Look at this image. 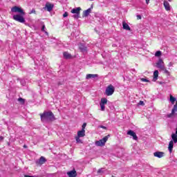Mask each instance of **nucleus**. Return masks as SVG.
<instances>
[{
    "instance_id": "f257e3e1",
    "label": "nucleus",
    "mask_w": 177,
    "mask_h": 177,
    "mask_svg": "<svg viewBox=\"0 0 177 177\" xmlns=\"http://www.w3.org/2000/svg\"><path fill=\"white\" fill-rule=\"evenodd\" d=\"M40 118L41 122H53V121H56L55 114L51 111H44L43 113H40Z\"/></svg>"
},
{
    "instance_id": "f03ea898",
    "label": "nucleus",
    "mask_w": 177,
    "mask_h": 177,
    "mask_svg": "<svg viewBox=\"0 0 177 177\" xmlns=\"http://www.w3.org/2000/svg\"><path fill=\"white\" fill-rule=\"evenodd\" d=\"M115 91V88L112 84H109L104 92V95L106 96H111Z\"/></svg>"
},
{
    "instance_id": "7ed1b4c3",
    "label": "nucleus",
    "mask_w": 177,
    "mask_h": 177,
    "mask_svg": "<svg viewBox=\"0 0 177 177\" xmlns=\"http://www.w3.org/2000/svg\"><path fill=\"white\" fill-rule=\"evenodd\" d=\"M71 13H73V17L74 19H75L76 20H78V19H80V17H81L80 16V12H81V7H77V8H73V10H71Z\"/></svg>"
},
{
    "instance_id": "20e7f679",
    "label": "nucleus",
    "mask_w": 177,
    "mask_h": 177,
    "mask_svg": "<svg viewBox=\"0 0 177 177\" xmlns=\"http://www.w3.org/2000/svg\"><path fill=\"white\" fill-rule=\"evenodd\" d=\"M24 16H26V15L18 14V15H13L12 19L16 21H19V23H26V19H24Z\"/></svg>"
},
{
    "instance_id": "39448f33",
    "label": "nucleus",
    "mask_w": 177,
    "mask_h": 177,
    "mask_svg": "<svg viewBox=\"0 0 177 177\" xmlns=\"http://www.w3.org/2000/svg\"><path fill=\"white\" fill-rule=\"evenodd\" d=\"M109 138H110V135H108L104 137L102 139L96 141L95 146H100V147H102V146H104V145H106V142L109 140Z\"/></svg>"
},
{
    "instance_id": "423d86ee",
    "label": "nucleus",
    "mask_w": 177,
    "mask_h": 177,
    "mask_svg": "<svg viewBox=\"0 0 177 177\" xmlns=\"http://www.w3.org/2000/svg\"><path fill=\"white\" fill-rule=\"evenodd\" d=\"M11 12L12 13H19V15H26L24 10L21 7L14 6L11 8Z\"/></svg>"
},
{
    "instance_id": "0eeeda50",
    "label": "nucleus",
    "mask_w": 177,
    "mask_h": 177,
    "mask_svg": "<svg viewBox=\"0 0 177 177\" xmlns=\"http://www.w3.org/2000/svg\"><path fill=\"white\" fill-rule=\"evenodd\" d=\"M127 135L132 136L133 140H138V136H136V133L132 130H129L127 131Z\"/></svg>"
},
{
    "instance_id": "6e6552de",
    "label": "nucleus",
    "mask_w": 177,
    "mask_h": 177,
    "mask_svg": "<svg viewBox=\"0 0 177 177\" xmlns=\"http://www.w3.org/2000/svg\"><path fill=\"white\" fill-rule=\"evenodd\" d=\"M164 62L162 59H160L158 62L156 63V67L160 68V70H164Z\"/></svg>"
},
{
    "instance_id": "1a4fd4ad",
    "label": "nucleus",
    "mask_w": 177,
    "mask_h": 177,
    "mask_svg": "<svg viewBox=\"0 0 177 177\" xmlns=\"http://www.w3.org/2000/svg\"><path fill=\"white\" fill-rule=\"evenodd\" d=\"M177 111V101L176 102V104L174 106V108L171 110V113L167 115L168 118H171L175 114V112Z\"/></svg>"
},
{
    "instance_id": "9d476101",
    "label": "nucleus",
    "mask_w": 177,
    "mask_h": 177,
    "mask_svg": "<svg viewBox=\"0 0 177 177\" xmlns=\"http://www.w3.org/2000/svg\"><path fill=\"white\" fill-rule=\"evenodd\" d=\"M79 49L81 50V52H82L83 53H86L87 52V48L86 47V46L81 43L80 45H79Z\"/></svg>"
},
{
    "instance_id": "9b49d317",
    "label": "nucleus",
    "mask_w": 177,
    "mask_h": 177,
    "mask_svg": "<svg viewBox=\"0 0 177 177\" xmlns=\"http://www.w3.org/2000/svg\"><path fill=\"white\" fill-rule=\"evenodd\" d=\"M67 175L69 177H77V171H75V169H73L70 171H68Z\"/></svg>"
},
{
    "instance_id": "f8f14e48",
    "label": "nucleus",
    "mask_w": 177,
    "mask_h": 177,
    "mask_svg": "<svg viewBox=\"0 0 177 177\" xmlns=\"http://www.w3.org/2000/svg\"><path fill=\"white\" fill-rule=\"evenodd\" d=\"M53 4H50V3H46V10H48V12H52V10H53Z\"/></svg>"
},
{
    "instance_id": "ddd939ff",
    "label": "nucleus",
    "mask_w": 177,
    "mask_h": 177,
    "mask_svg": "<svg viewBox=\"0 0 177 177\" xmlns=\"http://www.w3.org/2000/svg\"><path fill=\"white\" fill-rule=\"evenodd\" d=\"M163 6H165V10L167 12L171 10V6L169 5V3L167 1H164Z\"/></svg>"
},
{
    "instance_id": "4468645a",
    "label": "nucleus",
    "mask_w": 177,
    "mask_h": 177,
    "mask_svg": "<svg viewBox=\"0 0 177 177\" xmlns=\"http://www.w3.org/2000/svg\"><path fill=\"white\" fill-rule=\"evenodd\" d=\"M164 152L161 151H156L153 153L154 157H157L158 158H162V156H164Z\"/></svg>"
},
{
    "instance_id": "2eb2a0df",
    "label": "nucleus",
    "mask_w": 177,
    "mask_h": 177,
    "mask_svg": "<svg viewBox=\"0 0 177 177\" xmlns=\"http://www.w3.org/2000/svg\"><path fill=\"white\" fill-rule=\"evenodd\" d=\"M123 26V30H127V31H131V27H129V25L127 24L125 21L122 22Z\"/></svg>"
},
{
    "instance_id": "dca6fc26",
    "label": "nucleus",
    "mask_w": 177,
    "mask_h": 177,
    "mask_svg": "<svg viewBox=\"0 0 177 177\" xmlns=\"http://www.w3.org/2000/svg\"><path fill=\"white\" fill-rule=\"evenodd\" d=\"M97 77V74H87L86 76V80H91V78H96Z\"/></svg>"
},
{
    "instance_id": "f3484780",
    "label": "nucleus",
    "mask_w": 177,
    "mask_h": 177,
    "mask_svg": "<svg viewBox=\"0 0 177 177\" xmlns=\"http://www.w3.org/2000/svg\"><path fill=\"white\" fill-rule=\"evenodd\" d=\"M92 11L91 10V8L87 9L86 10L83 11V17H88L89 16V13H91Z\"/></svg>"
},
{
    "instance_id": "a211bd4d",
    "label": "nucleus",
    "mask_w": 177,
    "mask_h": 177,
    "mask_svg": "<svg viewBox=\"0 0 177 177\" xmlns=\"http://www.w3.org/2000/svg\"><path fill=\"white\" fill-rule=\"evenodd\" d=\"M174 149V141L171 140L169 143L168 150L169 153H172V150Z\"/></svg>"
},
{
    "instance_id": "6ab92c4d",
    "label": "nucleus",
    "mask_w": 177,
    "mask_h": 177,
    "mask_svg": "<svg viewBox=\"0 0 177 177\" xmlns=\"http://www.w3.org/2000/svg\"><path fill=\"white\" fill-rule=\"evenodd\" d=\"M77 136L79 138H84V136H85V130L82 129L81 131H77Z\"/></svg>"
},
{
    "instance_id": "aec40b11",
    "label": "nucleus",
    "mask_w": 177,
    "mask_h": 177,
    "mask_svg": "<svg viewBox=\"0 0 177 177\" xmlns=\"http://www.w3.org/2000/svg\"><path fill=\"white\" fill-rule=\"evenodd\" d=\"M157 80H158V71L156 70L153 72V82H156Z\"/></svg>"
},
{
    "instance_id": "412c9836",
    "label": "nucleus",
    "mask_w": 177,
    "mask_h": 177,
    "mask_svg": "<svg viewBox=\"0 0 177 177\" xmlns=\"http://www.w3.org/2000/svg\"><path fill=\"white\" fill-rule=\"evenodd\" d=\"M64 59H71V54L68 52H64L63 53Z\"/></svg>"
},
{
    "instance_id": "4be33fe9",
    "label": "nucleus",
    "mask_w": 177,
    "mask_h": 177,
    "mask_svg": "<svg viewBox=\"0 0 177 177\" xmlns=\"http://www.w3.org/2000/svg\"><path fill=\"white\" fill-rule=\"evenodd\" d=\"M171 139H172V142H174V143H177V134L176 133L171 134Z\"/></svg>"
},
{
    "instance_id": "5701e85b",
    "label": "nucleus",
    "mask_w": 177,
    "mask_h": 177,
    "mask_svg": "<svg viewBox=\"0 0 177 177\" xmlns=\"http://www.w3.org/2000/svg\"><path fill=\"white\" fill-rule=\"evenodd\" d=\"M100 104H104V105L107 104V98L106 97L102 98Z\"/></svg>"
},
{
    "instance_id": "b1692460",
    "label": "nucleus",
    "mask_w": 177,
    "mask_h": 177,
    "mask_svg": "<svg viewBox=\"0 0 177 177\" xmlns=\"http://www.w3.org/2000/svg\"><path fill=\"white\" fill-rule=\"evenodd\" d=\"M170 102L171 104H174L175 102H176V98H175L172 95H170Z\"/></svg>"
},
{
    "instance_id": "393cba45",
    "label": "nucleus",
    "mask_w": 177,
    "mask_h": 177,
    "mask_svg": "<svg viewBox=\"0 0 177 177\" xmlns=\"http://www.w3.org/2000/svg\"><path fill=\"white\" fill-rule=\"evenodd\" d=\"M44 162H46V159L45 158V157L41 156V157L39 158V164L42 165V164H44Z\"/></svg>"
},
{
    "instance_id": "a878e982",
    "label": "nucleus",
    "mask_w": 177,
    "mask_h": 177,
    "mask_svg": "<svg viewBox=\"0 0 177 177\" xmlns=\"http://www.w3.org/2000/svg\"><path fill=\"white\" fill-rule=\"evenodd\" d=\"M162 53L160 50H158L155 53L156 57H160L161 56Z\"/></svg>"
},
{
    "instance_id": "bb28decb",
    "label": "nucleus",
    "mask_w": 177,
    "mask_h": 177,
    "mask_svg": "<svg viewBox=\"0 0 177 177\" xmlns=\"http://www.w3.org/2000/svg\"><path fill=\"white\" fill-rule=\"evenodd\" d=\"M80 138L81 137H79L78 136L75 138L77 143H82V140H81Z\"/></svg>"
},
{
    "instance_id": "cd10ccee",
    "label": "nucleus",
    "mask_w": 177,
    "mask_h": 177,
    "mask_svg": "<svg viewBox=\"0 0 177 177\" xmlns=\"http://www.w3.org/2000/svg\"><path fill=\"white\" fill-rule=\"evenodd\" d=\"M45 28H46V27H45V25L44 24L41 27V31H42V32H45V34H46V35H48V32L45 31Z\"/></svg>"
},
{
    "instance_id": "c85d7f7f",
    "label": "nucleus",
    "mask_w": 177,
    "mask_h": 177,
    "mask_svg": "<svg viewBox=\"0 0 177 177\" xmlns=\"http://www.w3.org/2000/svg\"><path fill=\"white\" fill-rule=\"evenodd\" d=\"M18 101H19L20 103H21L22 104H24V102H26V100H25L24 99L21 98V97H19V98L18 99Z\"/></svg>"
},
{
    "instance_id": "c756f323",
    "label": "nucleus",
    "mask_w": 177,
    "mask_h": 177,
    "mask_svg": "<svg viewBox=\"0 0 177 177\" xmlns=\"http://www.w3.org/2000/svg\"><path fill=\"white\" fill-rule=\"evenodd\" d=\"M100 107H101V111H104V110H105V109H106V107L104 106V105L102 104H100Z\"/></svg>"
},
{
    "instance_id": "7c9ffc66",
    "label": "nucleus",
    "mask_w": 177,
    "mask_h": 177,
    "mask_svg": "<svg viewBox=\"0 0 177 177\" xmlns=\"http://www.w3.org/2000/svg\"><path fill=\"white\" fill-rule=\"evenodd\" d=\"M163 71H165V73L167 75H169V71L168 70L165 69V67L164 66V69H162Z\"/></svg>"
},
{
    "instance_id": "2f4dec72",
    "label": "nucleus",
    "mask_w": 177,
    "mask_h": 177,
    "mask_svg": "<svg viewBox=\"0 0 177 177\" xmlns=\"http://www.w3.org/2000/svg\"><path fill=\"white\" fill-rule=\"evenodd\" d=\"M103 168H101V169H98V171H97V174H103Z\"/></svg>"
},
{
    "instance_id": "473e14b6",
    "label": "nucleus",
    "mask_w": 177,
    "mask_h": 177,
    "mask_svg": "<svg viewBox=\"0 0 177 177\" xmlns=\"http://www.w3.org/2000/svg\"><path fill=\"white\" fill-rule=\"evenodd\" d=\"M140 80H141V81H142V82H149V80H148L147 79L141 78Z\"/></svg>"
},
{
    "instance_id": "72a5a7b5",
    "label": "nucleus",
    "mask_w": 177,
    "mask_h": 177,
    "mask_svg": "<svg viewBox=\"0 0 177 177\" xmlns=\"http://www.w3.org/2000/svg\"><path fill=\"white\" fill-rule=\"evenodd\" d=\"M85 128H86V123H84L82 126V129L85 130Z\"/></svg>"
},
{
    "instance_id": "f704fd0d",
    "label": "nucleus",
    "mask_w": 177,
    "mask_h": 177,
    "mask_svg": "<svg viewBox=\"0 0 177 177\" xmlns=\"http://www.w3.org/2000/svg\"><path fill=\"white\" fill-rule=\"evenodd\" d=\"M68 16V12H65L63 15V17H67Z\"/></svg>"
},
{
    "instance_id": "c9c22d12",
    "label": "nucleus",
    "mask_w": 177,
    "mask_h": 177,
    "mask_svg": "<svg viewBox=\"0 0 177 177\" xmlns=\"http://www.w3.org/2000/svg\"><path fill=\"white\" fill-rule=\"evenodd\" d=\"M32 13H35V9L32 8L31 11L30 12V15H32Z\"/></svg>"
},
{
    "instance_id": "e433bc0d",
    "label": "nucleus",
    "mask_w": 177,
    "mask_h": 177,
    "mask_svg": "<svg viewBox=\"0 0 177 177\" xmlns=\"http://www.w3.org/2000/svg\"><path fill=\"white\" fill-rule=\"evenodd\" d=\"M99 128H102V129H107V127L103 126V125H100L99 126Z\"/></svg>"
},
{
    "instance_id": "4c0bfd02",
    "label": "nucleus",
    "mask_w": 177,
    "mask_h": 177,
    "mask_svg": "<svg viewBox=\"0 0 177 177\" xmlns=\"http://www.w3.org/2000/svg\"><path fill=\"white\" fill-rule=\"evenodd\" d=\"M139 104L141 106H145V102L143 101H140Z\"/></svg>"
},
{
    "instance_id": "58836bf2",
    "label": "nucleus",
    "mask_w": 177,
    "mask_h": 177,
    "mask_svg": "<svg viewBox=\"0 0 177 177\" xmlns=\"http://www.w3.org/2000/svg\"><path fill=\"white\" fill-rule=\"evenodd\" d=\"M137 19L138 20H140V19H142V16L141 15H137Z\"/></svg>"
},
{
    "instance_id": "ea45409f",
    "label": "nucleus",
    "mask_w": 177,
    "mask_h": 177,
    "mask_svg": "<svg viewBox=\"0 0 177 177\" xmlns=\"http://www.w3.org/2000/svg\"><path fill=\"white\" fill-rule=\"evenodd\" d=\"M88 9H91V11L92 12V10L93 9V4H92L91 6V8H89Z\"/></svg>"
},
{
    "instance_id": "a19ab883",
    "label": "nucleus",
    "mask_w": 177,
    "mask_h": 177,
    "mask_svg": "<svg viewBox=\"0 0 177 177\" xmlns=\"http://www.w3.org/2000/svg\"><path fill=\"white\" fill-rule=\"evenodd\" d=\"M3 140V136H0V141L2 142Z\"/></svg>"
},
{
    "instance_id": "79ce46f5",
    "label": "nucleus",
    "mask_w": 177,
    "mask_h": 177,
    "mask_svg": "<svg viewBox=\"0 0 177 177\" xmlns=\"http://www.w3.org/2000/svg\"><path fill=\"white\" fill-rule=\"evenodd\" d=\"M147 5H149V3L150 2V0H145Z\"/></svg>"
},
{
    "instance_id": "37998d69",
    "label": "nucleus",
    "mask_w": 177,
    "mask_h": 177,
    "mask_svg": "<svg viewBox=\"0 0 177 177\" xmlns=\"http://www.w3.org/2000/svg\"><path fill=\"white\" fill-rule=\"evenodd\" d=\"M169 1V2H172V0H168Z\"/></svg>"
},
{
    "instance_id": "c03bdc74",
    "label": "nucleus",
    "mask_w": 177,
    "mask_h": 177,
    "mask_svg": "<svg viewBox=\"0 0 177 177\" xmlns=\"http://www.w3.org/2000/svg\"><path fill=\"white\" fill-rule=\"evenodd\" d=\"M24 147H27V146L24 145Z\"/></svg>"
},
{
    "instance_id": "a18cd8bd",
    "label": "nucleus",
    "mask_w": 177,
    "mask_h": 177,
    "mask_svg": "<svg viewBox=\"0 0 177 177\" xmlns=\"http://www.w3.org/2000/svg\"><path fill=\"white\" fill-rule=\"evenodd\" d=\"M113 46H115V45H113Z\"/></svg>"
}]
</instances>
